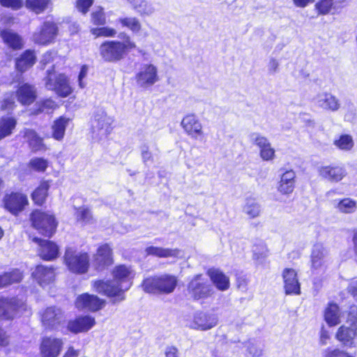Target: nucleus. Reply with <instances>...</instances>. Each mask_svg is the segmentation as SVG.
Listing matches in <instances>:
<instances>
[{
	"label": "nucleus",
	"instance_id": "f257e3e1",
	"mask_svg": "<svg viewBox=\"0 0 357 357\" xmlns=\"http://www.w3.org/2000/svg\"><path fill=\"white\" fill-rule=\"evenodd\" d=\"M113 280H97L93 282L94 290L107 296H116L118 301L125 299L123 292L128 290L132 284L135 271L128 266L119 265L112 272Z\"/></svg>",
	"mask_w": 357,
	"mask_h": 357
},
{
	"label": "nucleus",
	"instance_id": "f03ea898",
	"mask_svg": "<svg viewBox=\"0 0 357 357\" xmlns=\"http://www.w3.org/2000/svg\"><path fill=\"white\" fill-rule=\"evenodd\" d=\"M123 41L107 40L99 48L102 59L107 62H117L123 59L128 52L136 48V44L126 33L118 36Z\"/></svg>",
	"mask_w": 357,
	"mask_h": 357
},
{
	"label": "nucleus",
	"instance_id": "7ed1b4c3",
	"mask_svg": "<svg viewBox=\"0 0 357 357\" xmlns=\"http://www.w3.org/2000/svg\"><path fill=\"white\" fill-rule=\"evenodd\" d=\"M176 285V278L169 274L147 278L144 280L142 284L145 292L153 294H171Z\"/></svg>",
	"mask_w": 357,
	"mask_h": 357
},
{
	"label": "nucleus",
	"instance_id": "20e7f679",
	"mask_svg": "<svg viewBox=\"0 0 357 357\" xmlns=\"http://www.w3.org/2000/svg\"><path fill=\"white\" fill-rule=\"evenodd\" d=\"M113 119L102 109H97L91 119V132L96 140L105 139L112 130Z\"/></svg>",
	"mask_w": 357,
	"mask_h": 357
},
{
	"label": "nucleus",
	"instance_id": "39448f33",
	"mask_svg": "<svg viewBox=\"0 0 357 357\" xmlns=\"http://www.w3.org/2000/svg\"><path fill=\"white\" fill-rule=\"evenodd\" d=\"M46 73L47 75L44 78L46 89L55 91L61 97H67L71 93L72 89L64 74L56 72L54 66L48 69Z\"/></svg>",
	"mask_w": 357,
	"mask_h": 357
},
{
	"label": "nucleus",
	"instance_id": "423d86ee",
	"mask_svg": "<svg viewBox=\"0 0 357 357\" xmlns=\"http://www.w3.org/2000/svg\"><path fill=\"white\" fill-rule=\"evenodd\" d=\"M64 261L68 270L77 274H83L89 268V256L86 252L68 248L64 255Z\"/></svg>",
	"mask_w": 357,
	"mask_h": 357
},
{
	"label": "nucleus",
	"instance_id": "0eeeda50",
	"mask_svg": "<svg viewBox=\"0 0 357 357\" xmlns=\"http://www.w3.org/2000/svg\"><path fill=\"white\" fill-rule=\"evenodd\" d=\"M311 271L319 275L325 273L330 262L329 251L322 243H315L310 255Z\"/></svg>",
	"mask_w": 357,
	"mask_h": 357
},
{
	"label": "nucleus",
	"instance_id": "6e6552de",
	"mask_svg": "<svg viewBox=\"0 0 357 357\" xmlns=\"http://www.w3.org/2000/svg\"><path fill=\"white\" fill-rule=\"evenodd\" d=\"M31 220L33 227L45 236H52L56 231L57 223L51 214L35 211L31 215Z\"/></svg>",
	"mask_w": 357,
	"mask_h": 357
},
{
	"label": "nucleus",
	"instance_id": "1a4fd4ad",
	"mask_svg": "<svg viewBox=\"0 0 357 357\" xmlns=\"http://www.w3.org/2000/svg\"><path fill=\"white\" fill-rule=\"evenodd\" d=\"M26 303L17 298H4L0 296V317L5 319H13L14 317L26 310Z\"/></svg>",
	"mask_w": 357,
	"mask_h": 357
},
{
	"label": "nucleus",
	"instance_id": "9d476101",
	"mask_svg": "<svg viewBox=\"0 0 357 357\" xmlns=\"http://www.w3.org/2000/svg\"><path fill=\"white\" fill-rule=\"evenodd\" d=\"M190 295L196 300L206 298L213 294V289L202 275H195L188 284Z\"/></svg>",
	"mask_w": 357,
	"mask_h": 357
},
{
	"label": "nucleus",
	"instance_id": "9b49d317",
	"mask_svg": "<svg viewBox=\"0 0 357 357\" xmlns=\"http://www.w3.org/2000/svg\"><path fill=\"white\" fill-rule=\"evenodd\" d=\"M58 33V26L54 22L46 21L39 31L33 35L34 43L46 45L53 43Z\"/></svg>",
	"mask_w": 357,
	"mask_h": 357
},
{
	"label": "nucleus",
	"instance_id": "f8f14e48",
	"mask_svg": "<svg viewBox=\"0 0 357 357\" xmlns=\"http://www.w3.org/2000/svg\"><path fill=\"white\" fill-rule=\"evenodd\" d=\"M105 305V300L99 298L97 296L89 294L79 295L75 301L77 308L91 312H96L102 309Z\"/></svg>",
	"mask_w": 357,
	"mask_h": 357
},
{
	"label": "nucleus",
	"instance_id": "ddd939ff",
	"mask_svg": "<svg viewBox=\"0 0 357 357\" xmlns=\"http://www.w3.org/2000/svg\"><path fill=\"white\" fill-rule=\"evenodd\" d=\"M137 84L143 88L153 85L158 81V69L152 64H145L136 75Z\"/></svg>",
	"mask_w": 357,
	"mask_h": 357
},
{
	"label": "nucleus",
	"instance_id": "4468645a",
	"mask_svg": "<svg viewBox=\"0 0 357 357\" xmlns=\"http://www.w3.org/2000/svg\"><path fill=\"white\" fill-rule=\"evenodd\" d=\"M5 208L12 214L17 215L24 210L28 204L26 195L20 192H12L6 195L3 199Z\"/></svg>",
	"mask_w": 357,
	"mask_h": 357
},
{
	"label": "nucleus",
	"instance_id": "2eb2a0df",
	"mask_svg": "<svg viewBox=\"0 0 357 357\" xmlns=\"http://www.w3.org/2000/svg\"><path fill=\"white\" fill-rule=\"evenodd\" d=\"M316 107L331 112L337 111L340 107L339 100L331 93H319L312 99Z\"/></svg>",
	"mask_w": 357,
	"mask_h": 357
},
{
	"label": "nucleus",
	"instance_id": "dca6fc26",
	"mask_svg": "<svg viewBox=\"0 0 357 357\" xmlns=\"http://www.w3.org/2000/svg\"><path fill=\"white\" fill-rule=\"evenodd\" d=\"M218 324V319L215 314L204 312H197L190 327L200 331H207L215 327Z\"/></svg>",
	"mask_w": 357,
	"mask_h": 357
},
{
	"label": "nucleus",
	"instance_id": "f3484780",
	"mask_svg": "<svg viewBox=\"0 0 357 357\" xmlns=\"http://www.w3.org/2000/svg\"><path fill=\"white\" fill-rule=\"evenodd\" d=\"M251 142L260 149V156L264 160H271L275 156V150L268 139L259 133L253 132L250 135Z\"/></svg>",
	"mask_w": 357,
	"mask_h": 357
},
{
	"label": "nucleus",
	"instance_id": "a211bd4d",
	"mask_svg": "<svg viewBox=\"0 0 357 357\" xmlns=\"http://www.w3.org/2000/svg\"><path fill=\"white\" fill-rule=\"evenodd\" d=\"M63 342L61 339L48 337H44L40 344L42 357H57L60 354Z\"/></svg>",
	"mask_w": 357,
	"mask_h": 357
},
{
	"label": "nucleus",
	"instance_id": "6ab92c4d",
	"mask_svg": "<svg viewBox=\"0 0 357 357\" xmlns=\"http://www.w3.org/2000/svg\"><path fill=\"white\" fill-rule=\"evenodd\" d=\"M113 262L112 249L108 244L100 245L93 255V264L97 270H102Z\"/></svg>",
	"mask_w": 357,
	"mask_h": 357
},
{
	"label": "nucleus",
	"instance_id": "aec40b11",
	"mask_svg": "<svg viewBox=\"0 0 357 357\" xmlns=\"http://www.w3.org/2000/svg\"><path fill=\"white\" fill-rule=\"evenodd\" d=\"M33 241L39 245L38 254L43 259L51 261L58 257L59 248L54 243L37 237L33 238Z\"/></svg>",
	"mask_w": 357,
	"mask_h": 357
},
{
	"label": "nucleus",
	"instance_id": "412c9836",
	"mask_svg": "<svg viewBox=\"0 0 357 357\" xmlns=\"http://www.w3.org/2000/svg\"><path fill=\"white\" fill-rule=\"evenodd\" d=\"M55 271L53 266L38 265L32 273L33 278L42 287L51 284L55 278Z\"/></svg>",
	"mask_w": 357,
	"mask_h": 357
},
{
	"label": "nucleus",
	"instance_id": "4be33fe9",
	"mask_svg": "<svg viewBox=\"0 0 357 357\" xmlns=\"http://www.w3.org/2000/svg\"><path fill=\"white\" fill-rule=\"evenodd\" d=\"M284 283V289L287 294H300V283L297 278V273L293 268H285L282 273Z\"/></svg>",
	"mask_w": 357,
	"mask_h": 357
},
{
	"label": "nucleus",
	"instance_id": "5701e85b",
	"mask_svg": "<svg viewBox=\"0 0 357 357\" xmlns=\"http://www.w3.org/2000/svg\"><path fill=\"white\" fill-rule=\"evenodd\" d=\"M63 319L62 312L55 307H47L42 314V322L47 329L56 328Z\"/></svg>",
	"mask_w": 357,
	"mask_h": 357
},
{
	"label": "nucleus",
	"instance_id": "b1692460",
	"mask_svg": "<svg viewBox=\"0 0 357 357\" xmlns=\"http://www.w3.org/2000/svg\"><path fill=\"white\" fill-rule=\"evenodd\" d=\"M181 126L188 135L193 139H197L198 137L203 134L202 126L194 114L185 116L181 121Z\"/></svg>",
	"mask_w": 357,
	"mask_h": 357
},
{
	"label": "nucleus",
	"instance_id": "393cba45",
	"mask_svg": "<svg viewBox=\"0 0 357 357\" xmlns=\"http://www.w3.org/2000/svg\"><path fill=\"white\" fill-rule=\"evenodd\" d=\"M95 324L94 317L89 315L79 316L75 320L68 322V328L71 332L77 333L88 331Z\"/></svg>",
	"mask_w": 357,
	"mask_h": 357
},
{
	"label": "nucleus",
	"instance_id": "a878e982",
	"mask_svg": "<svg viewBox=\"0 0 357 357\" xmlns=\"http://www.w3.org/2000/svg\"><path fill=\"white\" fill-rule=\"evenodd\" d=\"M22 133L23 137L29 144V146L32 151L37 152L46 149L45 145L43 143V138L40 137L35 130L25 128L22 131Z\"/></svg>",
	"mask_w": 357,
	"mask_h": 357
},
{
	"label": "nucleus",
	"instance_id": "bb28decb",
	"mask_svg": "<svg viewBox=\"0 0 357 357\" xmlns=\"http://www.w3.org/2000/svg\"><path fill=\"white\" fill-rule=\"evenodd\" d=\"M357 336V328L341 326L335 335L336 339L342 343L344 346L351 347L354 339Z\"/></svg>",
	"mask_w": 357,
	"mask_h": 357
},
{
	"label": "nucleus",
	"instance_id": "cd10ccee",
	"mask_svg": "<svg viewBox=\"0 0 357 357\" xmlns=\"http://www.w3.org/2000/svg\"><path fill=\"white\" fill-rule=\"evenodd\" d=\"M1 37L4 43L10 48L17 50L23 47L24 43L22 37L10 29H4L1 31Z\"/></svg>",
	"mask_w": 357,
	"mask_h": 357
},
{
	"label": "nucleus",
	"instance_id": "c85d7f7f",
	"mask_svg": "<svg viewBox=\"0 0 357 357\" xmlns=\"http://www.w3.org/2000/svg\"><path fill=\"white\" fill-rule=\"evenodd\" d=\"M296 174L293 170L286 171L282 174L278 190L283 195H288L293 192L295 187Z\"/></svg>",
	"mask_w": 357,
	"mask_h": 357
},
{
	"label": "nucleus",
	"instance_id": "c756f323",
	"mask_svg": "<svg viewBox=\"0 0 357 357\" xmlns=\"http://www.w3.org/2000/svg\"><path fill=\"white\" fill-rule=\"evenodd\" d=\"M319 174L324 178L337 182L345 176V170L340 166H325L319 169Z\"/></svg>",
	"mask_w": 357,
	"mask_h": 357
},
{
	"label": "nucleus",
	"instance_id": "7c9ffc66",
	"mask_svg": "<svg viewBox=\"0 0 357 357\" xmlns=\"http://www.w3.org/2000/svg\"><path fill=\"white\" fill-rule=\"evenodd\" d=\"M36 61V56L33 51L28 50L24 52L16 59L15 66L18 71L23 73L32 67Z\"/></svg>",
	"mask_w": 357,
	"mask_h": 357
},
{
	"label": "nucleus",
	"instance_id": "2f4dec72",
	"mask_svg": "<svg viewBox=\"0 0 357 357\" xmlns=\"http://www.w3.org/2000/svg\"><path fill=\"white\" fill-rule=\"evenodd\" d=\"M17 100L23 105H30L36 99V90L33 86L25 84L22 85L17 91Z\"/></svg>",
	"mask_w": 357,
	"mask_h": 357
},
{
	"label": "nucleus",
	"instance_id": "473e14b6",
	"mask_svg": "<svg viewBox=\"0 0 357 357\" xmlns=\"http://www.w3.org/2000/svg\"><path fill=\"white\" fill-rule=\"evenodd\" d=\"M208 274L215 284L220 291H225L229 287V280L222 272L218 269H210Z\"/></svg>",
	"mask_w": 357,
	"mask_h": 357
},
{
	"label": "nucleus",
	"instance_id": "72a5a7b5",
	"mask_svg": "<svg viewBox=\"0 0 357 357\" xmlns=\"http://www.w3.org/2000/svg\"><path fill=\"white\" fill-rule=\"evenodd\" d=\"M17 125V120L12 116L0 118V140L12 135Z\"/></svg>",
	"mask_w": 357,
	"mask_h": 357
},
{
	"label": "nucleus",
	"instance_id": "f704fd0d",
	"mask_svg": "<svg viewBox=\"0 0 357 357\" xmlns=\"http://www.w3.org/2000/svg\"><path fill=\"white\" fill-rule=\"evenodd\" d=\"M243 211L250 218L253 219L260 215L261 207L255 198L248 197L243 207Z\"/></svg>",
	"mask_w": 357,
	"mask_h": 357
},
{
	"label": "nucleus",
	"instance_id": "c9c22d12",
	"mask_svg": "<svg viewBox=\"0 0 357 357\" xmlns=\"http://www.w3.org/2000/svg\"><path fill=\"white\" fill-rule=\"evenodd\" d=\"M345 0H319L315 5L316 9L321 15L328 14L331 9L341 8Z\"/></svg>",
	"mask_w": 357,
	"mask_h": 357
},
{
	"label": "nucleus",
	"instance_id": "e433bc0d",
	"mask_svg": "<svg viewBox=\"0 0 357 357\" xmlns=\"http://www.w3.org/2000/svg\"><path fill=\"white\" fill-rule=\"evenodd\" d=\"M147 255L158 257H176L180 253L178 249L163 248L160 247L149 246L146 248Z\"/></svg>",
	"mask_w": 357,
	"mask_h": 357
},
{
	"label": "nucleus",
	"instance_id": "4c0bfd02",
	"mask_svg": "<svg viewBox=\"0 0 357 357\" xmlns=\"http://www.w3.org/2000/svg\"><path fill=\"white\" fill-rule=\"evenodd\" d=\"M23 277L22 273L19 269H13L11 271L0 275V288L19 282Z\"/></svg>",
	"mask_w": 357,
	"mask_h": 357
},
{
	"label": "nucleus",
	"instance_id": "58836bf2",
	"mask_svg": "<svg viewBox=\"0 0 357 357\" xmlns=\"http://www.w3.org/2000/svg\"><path fill=\"white\" fill-rule=\"evenodd\" d=\"M69 123V119L61 116L54 121L52 129L54 139L60 141L63 138L66 126Z\"/></svg>",
	"mask_w": 357,
	"mask_h": 357
},
{
	"label": "nucleus",
	"instance_id": "ea45409f",
	"mask_svg": "<svg viewBox=\"0 0 357 357\" xmlns=\"http://www.w3.org/2000/svg\"><path fill=\"white\" fill-rule=\"evenodd\" d=\"M324 318L330 326L338 324L340 321V310L336 304L331 303L325 310Z\"/></svg>",
	"mask_w": 357,
	"mask_h": 357
},
{
	"label": "nucleus",
	"instance_id": "a19ab883",
	"mask_svg": "<svg viewBox=\"0 0 357 357\" xmlns=\"http://www.w3.org/2000/svg\"><path fill=\"white\" fill-rule=\"evenodd\" d=\"M122 27L128 28L133 33H138L142 29V24L136 17H123L118 19Z\"/></svg>",
	"mask_w": 357,
	"mask_h": 357
},
{
	"label": "nucleus",
	"instance_id": "79ce46f5",
	"mask_svg": "<svg viewBox=\"0 0 357 357\" xmlns=\"http://www.w3.org/2000/svg\"><path fill=\"white\" fill-rule=\"evenodd\" d=\"M140 155L143 163L145 165H149V163H153L154 158L157 156L159 150L158 148L155 149V151H152L150 146L147 143H143L139 146Z\"/></svg>",
	"mask_w": 357,
	"mask_h": 357
},
{
	"label": "nucleus",
	"instance_id": "37998d69",
	"mask_svg": "<svg viewBox=\"0 0 357 357\" xmlns=\"http://www.w3.org/2000/svg\"><path fill=\"white\" fill-rule=\"evenodd\" d=\"M132 8L142 17L151 16L155 12L153 3L147 0H140Z\"/></svg>",
	"mask_w": 357,
	"mask_h": 357
},
{
	"label": "nucleus",
	"instance_id": "c03bdc74",
	"mask_svg": "<svg viewBox=\"0 0 357 357\" xmlns=\"http://www.w3.org/2000/svg\"><path fill=\"white\" fill-rule=\"evenodd\" d=\"M50 188L48 182L41 183L39 187L32 193V199L38 205H42L47 196V191Z\"/></svg>",
	"mask_w": 357,
	"mask_h": 357
},
{
	"label": "nucleus",
	"instance_id": "a18cd8bd",
	"mask_svg": "<svg viewBox=\"0 0 357 357\" xmlns=\"http://www.w3.org/2000/svg\"><path fill=\"white\" fill-rule=\"evenodd\" d=\"M26 7L36 14L43 13L52 3L51 0H26Z\"/></svg>",
	"mask_w": 357,
	"mask_h": 357
},
{
	"label": "nucleus",
	"instance_id": "49530a36",
	"mask_svg": "<svg viewBox=\"0 0 357 357\" xmlns=\"http://www.w3.org/2000/svg\"><path fill=\"white\" fill-rule=\"evenodd\" d=\"M252 252L254 260L259 264L264 261L268 253L266 244L262 241L255 243L253 245Z\"/></svg>",
	"mask_w": 357,
	"mask_h": 357
},
{
	"label": "nucleus",
	"instance_id": "de8ad7c7",
	"mask_svg": "<svg viewBox=\"0 0 357 357\" xmlns=\"http://www.w3.org/2000/svg\"><path fill=\"white\" fill-rule=\"evenodd\" d=\"M356 206L357 204L354 200L345 198L339 202L337 208L342 213H351L356 211Z\"/></svg>",
	"mask_w": 357,
	"mask_h": 357
},
{
	"label": "nucleus",
	"instance_id": "09e8293b",
	"mask_svg": "<svg viewBox=\"0 0 357 357\" xmlns=\"http://www.w3.org/2000/svg\"><path fill=\"white\" fill-rule=\"evenodd\" d=\"M91 33L96 37H114L117 31L115 29L109 26H102L100 28H93Z\"/></svg>",
	"mask_w": 357,
	"mask_h": 357
},
{
	"label": "nucleus",
	"instance_id": "8fccbe9b",
	"mask_svg": "<svg viewBox=\"0 0 357 357\" xmlns=\"http://www.w3.org/2000/svg\"><path fill=\"white\" fill-rule=\"evenodd\" d=\"M334 144L342 150H350L353 146L354 142L351 137L348 135H343L340 138L334 142Z\"/></svg>",
	"mask_w": 357,
	"mask_h": 357
},
{
	"label": "nucleus",
	"instance_id": "3c124183",
	"mask_svg": "<svg viewBox=\"0 0 357 357\" xmlns=\"http://www.w3.org/2000/svg\"><path fill=\"white\" fill-rule=\"evenodd\" d=\"M91 22L97 26H103L106 24V17L103 8L98 7L91 14Z\"/></svg>",
	"mask_w": 357,
	"mask_h": 357
},
{
	"label": "nucleus",
	"instance_id": "603ef678",
	"mask_svg": "<svg viewBox=\"0 0 357 357\" xmlns=\"http://www.w3.org/2000/svg\"><path fill=\"white\" fill-rule=\"evenodd\" d=\"M75 215L77 221L83 224L90 223L92 220V215L91 211L84 207H80L77 208Z\"/></svg>",
	"mask_w": 357,
	"mask_h": 357
},
{
	"label": "nucleus",
	"instance_id": "864d4df0",
	"mask_svg": "<svg viewBox=\"0 0 357 357\" xmlns=\"http://www.w3.org/2000/svg\"><path fill=\"white\" fill-rule=\"evenodd\" d=\"M48 166V161L43 158H33L29 161V167L37 172H45Z\"/></svg>",
	"mask_w": 357,
	"mask_h": 357
},
{
	"label": "nucleus",
	"instance_id": "5fc2aeb1",
	"mask_svg": "<svg viewBox=\"0 0 357 357\" xmlns=\"http://www.w3.org/2000/svg\"><path fill=\"white\" fill-rule=\"evenodd\" d=\"M247 350L253 357H259L263 354V347L258 341H250L247 346Z\"/></svg>",
	"mask_w": 357,
	"mask_h": 357
},
{
	"label": "nucleus",
	"instance_id": "6e6d98bb",
	"mask_svg": "<svg viewBox=\"0 0 357 357\" xmlns=\"http://www.w3.org/2000/svg\"><path fill=\"white\" fill-rule=\"evenodd\" d=\"M38 112L42 113H50L52 110H53L56 105L54 101L51 99L45 100L38 104Z\"/></svg>",
	"mask_w": 357,
	"mask_h": 357
},
{
	"label": "nucleus",
	"instance_id": "4d7b16f0",
	"mask_svg": "<svg viewBox=\"0 0 357 357\" xmlns=\"http://www.w3.org/2000/svg\"><path fill=\"white\" fill-rule=\"evenodd\" d=\"M93 3V0H76L75 7L79 12L86 15Z\"/></svg>",
	"mask_w": 357,
	"mask_h": 357
},
{
	"label": "nucleus",
	"instance_id": "13d9d810",
	"mask_svg": "<svg viewBox=\"0 0 357 357\" xmlns=\"http://www.w3.org/2000/svg\"><path fill=\"white\" fill-rule=\"evenodd\" d=\"M15 107V96L13 94H7L5 96L2 103L1 109L5 111L12 110Z\"/></svg>",
	"mask_w": 357,
	"mask_h": 357
},
{
	"label": "nucleus",
	"instance_id": "bf43d9fd",
	"mask_svg": "<svg viewBox=\"0 0 357 357\" xmlns=\"http://www.w3.org/2000/svg\"><path fill=\"white\" fill-rule=\"evenodd\" d=\"M347 323L349 326L357 328V307L356 306L351 307L348 314Z\"/></svg>",
	"mask_w": 357,
	"mask_h": 357
},
{
	"label": "nucleus",
	"instance_id": "052dcab7",
	"mask_svg": "<svg viewBox=\"0 0 357 357\" xmlns=\"http://www.w3.org/2000/svg\"><path fill=\"white\" fill-rule=\"evenodd\" d=\"M0 3L3 6L14 10L20 8L23 4L22 0H0Z\"/></svg>",
	"mask_w": 357,
	"mask_h": 357
},
{
	"label": "nucleus",
	"instance_id": "680f3d73",
	"mask_svg": "<svg viewBox=\"0 0 357 357\" xmlns=\"http://www.w3.org/2000/svg\"><path fill=\"white\" fill-rule=\"evenodd\" d=\"M346 352L338 349L328 348L324 351V357H344Z\"/></svg>",
	"mask_w": 357,
	"mask_h": 357
},
{
	"label": "nucleus",
	"instance_id": "e2e57ef3",
	"mask_svg": "<svg viewBox=\"0 0 357 357\" xmlns=\"http://www.w3.org/2000/svg\"><path fill=\"white\" fill-rule=\"evenodd\" d=\"M56 55V54L54 52H47L43 55L40 63L45 66L47 64L52 63Z\"/></svg>",
	"mask_w": 357,
	"mask_h": 357
},
{
	"label": "nucleus",
	"instance_id": "0e129e2a",
	"mask_svg": "<svg viewBox=\"0 0 357 357\" xmlns=\"http://www.w3.org/2000/svg\"><path fill=\"white\" fill-rule=\"evenodd\" d=\"M279 62L275 59H271L268 64V71L271 75H274L278 71Z\"/></svg>",
	"mask_w": 357,
	"mask_h": 357
},
{
	"label": "nucleus",
	"instance_id": "69168bd1",
	"mask_svg": "<svg viewBox=\"0 0 357 357\" xmlns=\"http://www.w3.org/2000/svg\"><path fill=\"white\" fill-rule=\"evenodd\" d=\"M165 357H180L178 349L174 346H168L165 351Z\"/></svg>",
	"mask_w": 357,
	"mask_h": 357
},
{
	"label": "nucleus",
	"instance_id": "338daca9",
	"mask_svg": "<svg viewBox=\"0 0 357 357\" xmlns=\"http://www.w3.org/2000/svg\"><path fill=\"white\" fill-rule=\"evenodd\" d=\"M88 70L89 68L86 65H84L82 66L79 74L78 75L79 85L81 88H84L85 86V84L83 82L82 80L86 76Z\"/></svg>",
	"mask_w": 357,
	"mask_h": 357
},
{
	"label": "nucleus",
	"instance_id": "774afa93",
	"mask_svg": "<svg viewBox=\"0 0 357 357\" xmlns=\"http://www.w3.org/2000/svg\"><path fill=\"white\" fill-rule=\"evenodd\" d=\"M349 292L351 294L355 300L357 301V280L351 282L348 287Z\"/></svg>",
	"mask_w": 357,
	"mask_h": 357
}]
</instances>
